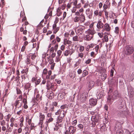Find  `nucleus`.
<instances>
[{"label":"nucleus","instance_id":"obj_1","mask_svg":"<svg viewBox=\"0 0 134 134\" xmlns=\"http://www.w3.org/2000/svg\"><path fill=\"white\" fill-rule=\"evenodd\" d=\"M121 97V95L117 90L113 92L112 96L109 95L107 98V101L108 102L111 103L114 100L120 98Z\"/></svg>","mask_w":134,"mask_h":134},{"label":"nucleus","instance_id":"obj_2","mask_svg":"<svg viewBox=\"0 0 134 134\" xmlns=\"http://www.w3.org/2000/svg\"><path fill=\"white\" fill-rule=\"evenodd\" d=\"M85 20V17L83 13H81L80 15L76 16L73 18L74 22L79 24L84 22Z\"/></svg>","mask_w":134,"mask_h":134},{"label":"nucleus","instance_id":"obj_3","mask_svg":"<svg viewBox=\"0 0 134 134\" xmlns=\"http://www.w3.org/2000/svg\"><path fill=\"white\" fill-rule=\"evenodd\" d=\"M134 52V48L131 46H127L125 47V54L130 55L132 54Z\"/></svg>","mask_w":134,"mask_h":134},{"label":"nucleus","instance_id":"obj_4","mask_svg":"<svg viewBox=\"0 0 134 134\" xmlns=\"http://www.w3.org/2000/svg\"><path fill=\"white\" fill-rule=\"evenodd\" d=\"M122 124L120 123L119 122H116L115 128L116 129H118V130L116 131V134H123V131L120 128L121 127Z\"/></svg>","mask_w":134,"mask_h":134},{"label":"nucleus","instance_id":"obj_5","mask_svg":"<svg viewBox=\"0 0 134 134\" xmlns=\"http://www.w3.org/2000/svg\"><path fill=\"white\" fill-rule=\"evenodd\" d=\"M119 102H118L119 104L120 105L119 107H118L119 109H120V111H119V112L118 113V114L120 115L121 116H122L123 115V114L124 112V109L123 108V105L122 104V100H121V99H119Z\"/></svg>","mask_w":134,"mask_h":134},{"label":"nucleus","instance_id":"obj_6","mask_svg":"<svg viewBox=\"0 0 134 134\" xmlns=\"http://www.w3.org/2000/svg\"><path fill=\"white\" fill-rule=\"evenodd\" d=\"M104 26L102 30V32L105 31L106 32H109L111 30V27L107 23H106L104 25Z\"/></svg>","mask_w":134,"mask_h":134},{"label":"nucleus","instance_id":"obj_7","mask_svg":"<svg viewBox=\"0 0 134 134\" xmlns=\"http://www.w3.org/2000/svg\"><path fill=\"white\" fill-rule=\"evenodd\" d=\"M47 88L48 90H52L54 91L55 88L54 87V84L50 82H47Z\"/></svg>","mask_w":134,"mask_h":134},{"label":"nucleus","instance_id":"obj_8","mask_svg":"<svg viewBox=\"0 0 134 134\" xmlns=\"http://www.w3.org/2000/svg\"><path fill=\"white\" fill-rule=\"evenodd\" d=\"M88 96V94L87 93L81 94L80 96V100L81 102H85Z\"/></svg>","mask_w":134,"mask_h":134},{"label":"nucleus","instance_id":"obj_9","mask_svg":"<svg viewBox=\"0 0 134 134\" xmlns=\"http://www.w3.org/2000/svg\"><path fill=\"white\" fill-rule=\"evenodd\" d=\"M92 124L93 127H94L96 125V123L98 122L99 121V119L98 117H93L92 119Z\"/></svg>","mask_w":134,"mask_h":134},{"label":"nucleus","instance_id":"obj_10","mask_svg":"<svg viewBox=\"0 0 134 134\" xmlns=\"http://www.w3.org/2000/svg\"><path fill=\"white\" fill-rule=\"evenodd\" d=\"M23 105V100H16L14 104V105L16 108H18L21 107Z\"/></svg>","mask_w":134,"mask_h":134},{"label":"nucleus","instance_id":"obj_11","mask_svg":"<svg viewBox=\"0 0 134 134\" xmlns=\"http://www.w3.org/2000/svg\"><path fill=\"white\" fill-rule=\"evenodd\" d=\"M86 13L87 17L89 19L92 18V11L90 10V8L86 9Z\"/></svg>","mask_w":134,"mask_h":134},{"label":"nucleus","instance_id":"obj_12","mask_svg":"<svg viewBox=\"0 0 134 134\" xmlns=\"http://www.w3.org/2000/svg\"><path fill=\"white\" fill-rule=\"evenodd\" d=\"M39 117L40 119L38 123V125H41L43 124V121L45 119V115L41 113H39Z\"/></svg>","mask_w":134,"mask_h":134},{"label":"nucleus","instance_id":"obj_13","mask_svg":"<svg viewBox=\"0 0 134 134\" xmlns=\"http://www.w3.org/2000/svg\"><path fill=\"white\" fill-rule=\"evenodd\" d=\"M104 24L100 20H98L97 25V31H99L100 29H103Z\"/></svg>","mask_w":134,"mask_h":134},{"label":"nucleus","instance_id":"obj_14","mask_svg":"<svg viewBox=\"0 0 134 134\" xmlns=\"http://www.w3.org/2000/svg\"><path fill=\"white\" fill-rule=\"evenodd\" d=\"M95 32V31L94 30V28L89 29L87 31L85 32V33L86 34L93 36Z\"/></svg>","mask_w":134,"mask_h":134},{"label":"nucleus","instance_id":"obj_15","mask_svg":"<svg viewBox=\"0 0 134 134\" xmlns=\"http://www.w3.org/2000/svg\"><path fill=\"white\" fill-rule=\"evenodd\" d=\"M110 34L109 32H105L104 33V37L102 39L103 42H107L108 41V36Z\"/></svg>","mask_w":134,"mask_h":134},{"label":"nucleus","instance_id":"obj_16","mask_svg":"<svg viewBox=\"0 0 134 134\" xmlns=\"http://www.w3.org/2000/svg\"><path fill=\"white\" fill-rule=\"evenodd\" d=\"M97 103V100L96 99L92 98L89 100V103L91 106L96 105Z\"/></svg>","mask_w":134,"mask_h":134},{"label":"nucleus","instance_id":"obj_17","mask_svg":"<svg viewBox=\"0 0 134 134\" xmlns=\"http://www.w3.org/2000/svg\"><path fill=\"white\" fill-rule=\"evenodd\" d=\"M68 130L70 134H73L76 131V128L74 126H70L69 127Z\"/></svg>","mask_w":134,"mask_h":134},{"label":"nucleus","instance_id":"obj_18","mask_svg":"<svg viewBox=\"0 0 134 134\" xmlns=\"http://www.w3.org/2000/svg\"><path fill=\"white\" fill-rule=\"evenodd\" d=\"M93 36L87 34L84 37V39L86 41H90L93 38Z\"/></svg>","mask_w":134,"mask_h":134},{"label":"nucleus","instance_id":"obj_19","mask_svg":"<svg viewBox=\"0 0 134 134\" xmlns=\"http://www.w3.org/2000/svg\"><path fill=\"white\" fill-rule=\"evenodd\" d=\"M104 91H99V92H97L96 95L97 96V98L98 99H100L104 95Z\"/></svg>","mask_w":134,"mask_h":134},{"label":"nucleus","instance_id":"obj_20","mask_svg":"<svg viewBox=\"0 0 134 134\" xmlns=\"http://www.w3.org/2000/svg\"><path fill=\"white\" fill-rule=\"evenodd\" d=\"M94 16H98V17H101L102 12L98 10H96L94 11Z\"/></svg>","mask_w":134,"mask_h":134},{"label":"nucleus","instance_id":"obj_21","mask_svg":"<svg viewBox=\"0 0 134 134\" xmlns=\"http://www.w3.org/2000/svg\"><path fill=\"white\" fill-rule=\"evenodd\" d=\"M42 100V96H41L39 94H38L36 96V100L34 99L33 100V102L34 103H37V101H40Z\"/></svg>","mask_w":134,"mask_h":134},{"label":"nucleus","instance_id":"obj_22","mask_svg":"<svg viewBox=\"0 0 134 134\" xmlns=\"http://www.w3.org/2000/svg\"><path fill=\"white\" fill-rule=\"evenodd\" d=\"M24 87L26 90L28 89V91L29 92L31 90V88L32 86H31V83H27L25 84Z\"/></svg>","mask_w":134,"mask_h":134},{"label":"nucleus","instance_id":"obj_23","mask_svg":"<svg viewBox=\"0 0 134 134\" xmlns=\"http://www.w3.org/2000/svg\"><path fill=\"white\" fill-rule=\"evenodd\" d=\"M94 83L93 81H90L88 83V88L89 90H90L94 85Z\"/></svg>","mask_w":134,"mask_h":134},{"label":"nucleus","instance_id":"obj_24","mask_svg":"<svg viewBox=\"0 0 134 134\" xmlns=\"http://www.w3.org/2000/svg\"><path fill=\"white\" fill-rule=\"evenodd\" d=\"M84 10L83 8H81L79 10V11H77L75 13V16H79L80 15L81 13H83Z\"/></svg>","mask_w":134,"mask_h":134},{"label":"nucleus","instance_id":"obj_25","mask_svg":"<svg viewBox=\"0 0 134 134\" xmlns=\"http://www.w3.org/2000/svg\"><path fill=\"white\" fill-rule=\"evenodd\" d=\"M59 127L58 126L55 125L54 128V130L53 131V134H57L59 132Z\"/></svg>","mask_w":134,"mask_h":134},{"label":"nucleus","instance_id":"obj_26","mask_svg":"<svg viewBox=\"0 0 134 134\" xmlns=\"http://www.w3.org/2000/svg\"><path fill=\"white\" fill-rule=\"evenodd\" d=\"M75 33L74 31L72 30H71L69 31V34L65 33V35H66V36L69 35L71 37H72L75 35Z\"/></svg>","mask_w":134,"mask_h":134},{"label":"nucleus","instance_id":"obj_27","mask_svg":"<svg viewBox=\"0 0 134 134\" xmlns=\"http://www.w3.org/2000/svg\"><path fill=\"white\" fill-rule=\"evenodd\" d=\"M53 120V119L52 118H50L49 119H47L45 123L46 125L47 126H48V124L50 122L52 121Z\"/></svg>","mask_w":134,"mask_h":134},{"label":"nucleus","instance_id":"obj_28","mask_svg":"<svg viewBox=\"0 0 134 134\" xmlns=\"http://www.w3.org/2000/svg\"><path fill=\"white\" fill-rule=\"evenodd\" d=\"M118 83V80H115L113 79H112L111 80V83L112 85H117Z\"/></svg>","mask_w":134,"mask_h":134},{"label":"nucleus","instance_id":"obj_29","mask_svg":"<svg viewBox=\"0 0 134 134\" xmlns=\"http://www.w3.org/2000/svg\"><path fill=\"white\" fill-rule=\"evenodd\" d=\"M77 126L78 128V129L80 130L81 131H83L84 126L82 124H80L77 125Z\"/></svg>","mask_w":134,"mask_h":134},{"label":"nucleus","instance_id":"obj_30","mask_svg":"<svg viewBox=\"0 0 134 134\" xmlns=\"http://www.w3.org/2000/svg\"><path fill=\"white\" fill-rule=\"evenodd\" d=\"M2 127L0 126V132L1 131V130L3 132H4L6 130V127L5 126H1Z\"/></svg>","mask_w":134,"mask_h":134},{"label":"nucleus","instance_id":"obj_31","mask_svg":"<svg viewBox=\"0 0 134 134\" xmlns=\"http://www.w3.org/2000/svg\"><path fill=\"white\" fill-rule=\"evenodd\" d=\"M85 28L84 26H80L77 28V31H78L79 32L80 31H82Z\"/></svg>","mask_w":134,"mask_h":134},{"label":"nucleus","instance_id":"obj_32","mask_svg":"<svg viewBox=\"0 0 134 134\" xmlns=\"http://www.w3.org/2000/svg\"><path fill=\"white\" fill-rule=\"evenodd\" d=\"M6 121L4 119L0 120V124L1 126H5L6 125Z\"/></svg>","mask_w":134,"mask_h":134},{"label":"nucleus","instance_id":"obj_33","mask_svg":"<svg viewBox=\"0 0 134 134\" xmlns=\"http://www.w3.org/2000/svg\"><path fill=\"white\" fill-rule=\"evenodd\" d=\"M48 59V61H49V63L50 64H51L54 63V60L52 58H51L49 56L48 57H47Z\"/></svg>","mask_w":134,"mask_h":134},{"label":"nucleus","instance_id":"obj_34","mask_svg":"<svg viewBox=\"0 0 134 134\" xmlns=\"http://www.w3.org/2000/svg\"><path fill=\"white\" fill-rule=\"evenodd\" d=\"M63 118V117L58 116L57 119V122L58 123L61 122L62 121Z\"/></svg>","mask_w":134,"mask_h":134},{"label":"nucleus","instance_id":"obj_35","mask_svg":"<svg viewBox=\"0 0 134 134\" xmlns=\"http://www.w3.org/2000/svg\"><path fill=\"white\" fill-rule=\"evenodd\" d=\"M69 76L71 78H73L76 76V72L74 71L72 72L71 73H70Z\"/></svg>","mask_w":134,"mask_h":134},{"label":"nucleus","instance_id":"obj_36","mask_svg":"<svg viewBox=\"0 0 134 134\" xmlns=\"http://www.w3.org/2000/svg\"><path fill=\"white\" fill-rule=\"evenodd\" d=\"M57 15L59 16L62 13L60 11V8H58L57 10Z\"/></svg>","mask_w":134,"mask_h":134},{"label":"nucleus","instance_id":"obj_37","mask_svg":"<svg viewBox=\"0 0 134 134\" xmlns=\"http://www.w3.org/2000/svg\"><path fill=\"white\" fill-rule=\"evenodd\" d=\"M65 114L64 110H61L60 115L59 116H60L63 118Z\"/></svg>","mask_w":134,"mask_h":134},{"label":"nucleus","instance_id":"obj_38","mask_svg":"<svg viewBox=\"0 0 134 134\" xmlns=\"http://www.w3.org/2000/svg\"><path fill=\"white\" fill-rule=\"evenodd\" d=\"M88 71L86 70H84L82 72V76L85 77V76L87 75L88 74Z\"/></svg>","mask_w":134,"mask_h":134},{"label":"nucleus","instance_id":"obj_39","mask_svg":"<svg viewBox=\"0 0 134 134\" xmlns=\"http://www.w3.org/2000/svg\"><path fill=\"white\" fill-rule=\"evenodd\" d=\"M10 115L9 114L5 116L4 117V118L5 119V120L7 121H8L10 118Z\"/></svg>","mask_w":134,"mask_h":134},{"label":"nucleus","instance_id":"obj_40","mask_svg":"<svg viewBox=\"0 0 134 134\" xmlns=\"http://www.w3.org/2000/svg\"><path fill=\"white\" fill-rule=\"evenodd\" d=\"M72 40L74 41H78L79 39L78 36H76L73 37H72Z\"/></svg>","mask_w":134,"mask_h":134},{"label":"nucleus","instance_id":"obj_41","mask_svg":"<svg viewBox=\"0 0 134 134\" xmlns=\"http://www.w3.org/2000/svg\"><path fill=\"white\" fill-rule=\"evenodd\" d=\"M99 49V46L98 45H97L93 49V50L95 51L96 53L97 54Z\"/></svg>","mask_w":134,"mask_h":134},{"label":"nucleus","instance_id":"obj_42","mask_svg":"<svg viewBox=\"0 0 134 134\" xmlns=\"http://www.w3.org/2000/svg\"><path fill=\"white\" fill-rule=\"evenodd\" d=\"M133 79H134V74L132 73L130 76L129 81H132Z\"/></svg>","mask_w":134,"mask_h":134},{"label":"nucleus","instance_id":"obj_43","mask_svg":"<svg viewBox=\"0 0 134 134\" xmlns=\"http://www.w3.org/2000/svg\"><path fill=\"white\" fill-rule=\"evenodd\" d=\"M65 94V93H59L58 94L59 97H60L61 98L63 99L64 98Z\"/></svg>","mask_w":134,"mask_h":134},{"label":"nucleus","instance_id":"obj_44","mask_svg":"<svg viewBox=\"0 0 134 134\" xmlns=\"http://www.w3.org/2000/svg\"><path fill=\"white\" fill-rule=\"evenodd\" d=\"M101 76L102 78V79L104 80L107 77V74H105V73H102V74Z\"/></svg>","mask_w":134,"mask_h":134},{"label":"nucleus","instance_id":"obj_45","mask_svg":"<svg viewBox=\"0 0 134 134\" xmlns=\"http://www.w3.org/2000/svg\"><path fill=\"white\" fill-rule=\"evenodd\" d=\"M30 56H31V59L32 60L34 59L36 57V55L34 54H30Z\"/></svg>","mask_w":134,"mask_h":134},{"label":"nucleus","instance_id":"obj_46","mask_svg":"<svg viewBox=\"0 0 134 134\" xmlns=\"http://www.w3.org/2000/svg\"><path fill=\"white\" fill-rule=\"evenodd\" d=\"M61 57L60 56H57L55 58V61L57 62H59L60 60Z\"/></svg>","mask_w":134,"mask_h":134},{"label":"nucleus","instance_id":"obj_47","mask_svg":"<svg viewBox=\"0 0 134 134\" xmlns=\"http://www.w3.org/2000/svg\"><path fill=\"white\" fill-rule=\"evenodd\" d=\"M69 50H67L65 51L64 53V55L65 56H67L69 54Z\"/></svg>","mask_w":134,"mask_h":134},{"label":"nucleus","instance_id":"obj_48","mask_svg":"<svg viewBox=\"0 0 134 134\" xmlns=\"http://www.w3.org/2000/svg\"><path fill=\"white\" fill-rule=\"evenodd\" d=\"M54 30L53 31V33L54 34H56L58 31L59 30V27H58L56 28H55L54 29H53Z\"/></svg>","mask_w":134,"mask_h":134},{"label":"nucleus","instance_id":"obj_49","mask_svg":"<svg viewBox=\"0 0 134 134\" xmlns=\"http://www.w3.org/2000/svg\"><path fill=\"white\" fill-rule=\"evenodd\" d=\"M85 49L84 47L83 46H81L80 47L79 51L80 52H82Z\"/></svg>","mask_w":134,"mask_h":134},{"label":"nucleus","instance_id":"obj_50","mask_svg":"<svg viewBox=\"0 0 134 134\" xmlns=\"http://www.w3.org/2000/svg\"><path fill=\"white\" fill-rule=\"evenodd\" d=\"M114 32L116 34H118L119 32V28L118 27H115Z\"/></svg>","mask_w":134,"mask_h":134},{"label":"nucleus","instance_id":"obj_51","mask_svg":"<svg viewBox=\"0 0 134 134\" xmlns=\"http://www.w3.org/2000/svg\"><path fill=\"white\" fill-rule=\"evenodd\" d=\"M40 82V79H37V80L35 82V86L39 84Z\"/></svg>","mask_w":134,"mask_h":134},{"label":"nucleus","instance_id":"obj_52","mask_svg":"<svg viewBox=\"0 0 134 134\" xmlns=\"http://www.w3.org/2000/svg\"><path fill=\"white\" fill-rule=\"evenodd\" d=\"M96 53L94 52H92L91 53V56L93 57H94L97 54Z\"/></svg>","mask_w":134,"mask_h":134},{"label":"nucleus","instance_id":"obj_53","mask_svg":"<svg viewBox=\"0 0 134 134\" xmlns=\"http://www.w3.org/2000/svg\"><path fill=\"white\" fill-rule=\"evenodd\" d=\"M103 32H102V33H98V35L100 38H102L103 37V35H104V33H103Z\"/></svg>","mask_w":134,"mask_h":134},{"label":"nucleus","instance_id":"obj_54","mask_svg":"<svg viewBox=\"0 0 134 134\" xmlns=\"http://www.w3.org/2000/svg\"><path fill=\"white\" fill-rule=\"evenodd\" d=\"M78 56L79 57H80L82 58L83 57V54L82 52H79L78 54Z\"/></svg>","mask_w":134,"mask_h":134},{"label":"nucleus","instance_id":"obj_55","mask_svg":"<svg viewBox=\"0 0 134 134\" xmlns=\"http://www.w3.org/2000/svg\"><path fill=\"white\" fill-rule=\"evenodd\" d=\"M54 109V107L53 106V105H50V108L49 109V111L52 112L53 111Z\"/></svg>","mask_w":134,"mask_h":134},{"label":"nucleus","instance_id":"obj_56","mask_svg":"<svg viewBox=\"0 0 134 134\" xmlns=\"http://www.w3.org/2000/svg\"><path fill=\"white\" fill-rule=\"evenodd\" d=\"M74 52L75 50L73 49H72L71 50H69V52L70 55V56Z\"/></svg>","mask_w":134,"mask_h":134},{"label":"nucleus","instance_id":"obj_57","mask_svg":"<svg viewBox=\"0 0 134 134\" xmlns=\"http://www.w3.org/2000/svg\"><path fill=\"white\" fill-rule=\"evenodd\" d=\"M113 40H111L110 41V43L107 45V46H109V47H110L112 46V43L113 42Z\"/></svg>","mask_w":134,"mask_h":134},{"label":"nucleus","instance_id":"obj_58","mask_svg":"<svg viewBox=\"0 0 134 134\" xmlns=\"http://www.w3.org/2000/svg\"><path fill=\"white\" fill-rule=\"evenodd\" d=\"M114 70L113 69H111L110 71V76L113 77V75Z\"/></svg>","mask_w":134,"mask_h":134},{"label":"nucleus","instance_id":"obj_59","mask_svg":"<svg viewBox=\"0 0 134 134\" xmlns=\"http://www.w3.org/2000/svg\"><path fill=\"white\" fill-rule=\"evenodd\" d=\"M57 56L60 57L62 53V51L60 50H59L57 51Z\"/></svg>","mask_w":134,"mask_h":134},{"label":"nucleus","instance_id":"obj_60","mask_svg":"<svg viewBox=\"0 0 134 134\" xmlns=\"http://www.w3.org/2000/svg\"><path fill=\"white\" fill-rule=\"evenodd\" d=\"M77 123V121L76 120H74V121H73L72 122V124L74 126H75Z\"/></svg>","mask_w":134,"mask_h":134},{"label":"nucleus","instance_id":"obj_61","mask_svg":"<svg viewBox=\"0 0 134 134\" xmlns=\"http://www.w3.org/2000/svg\"><path fill=\"white\" fill-rule=\"evenodd\" d=\"M4 117L3 114L1 113H0V120L3 119Z\"/></svg>","mask_w":134,"mask_h":134},{"label":"nucleus","instance_id":"obj_62","mask_svg":"<svg viewBox=\"0 0 134 134\" xmlns=\"http://www.w3.org/2000/svg\"><path fill=\"white\" fill-rule=\"evenodd\" d=\"M48 108L47 107H45L44 108V113H47L48 111Z\"/></svg>","mask_w":134,"mask_h":134},{"label":"nucleus","instance_id":"obj_63","mask_svg":"<svg viewBox=\"0 0 134 134\" xmlns=\"http://www.w3.org/2000/svg\"><path fill=\"white\" fill-rule=\"evenodd\" d=\"M26 63L27 64H30V60L29 59L27 58L26 60Z\"/></svg>","mask_w":134,"mask_h":134},{"label":"nucleus","instance_id":"obj_64","mask_svg":"<svg viewBox=\"0 0 134 134\" xmlns=\"http://www.w3.org/2000/svg\"><path fill=\"white\" fill-rule=\"evenodd\" d=\"M73 3V5L74 6H76L77 4V0H74L72 2Z\"/></svg>","mask_w":134,"mask_h":134}]
</instances>
